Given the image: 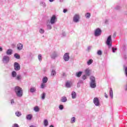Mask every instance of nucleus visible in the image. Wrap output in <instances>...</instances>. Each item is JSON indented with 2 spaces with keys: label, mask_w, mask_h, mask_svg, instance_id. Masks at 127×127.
I'll return each instance as SVG.
<instances>
[{
  "label": "nucleus",
  "mask_w": 127,
  "mask_h": 127,
  "mask_svg": "<svg viewBox=\"0 0 127 127\" xmlns=\"http://www.w3.org/2000/svg\"><path fill=\"white\" fill-rule=\"evenodd\" d=\"M45 97H46V93L43 92L41 95L42 100H45Z\"/></svg>",
  "instance_id": "nucleus-28"
},
{
  "label": "nucleus",
  "mask_w": 127,
  "mask_h": 127,
  "mask_svg": "<svg viewBox=\"0 0 127 127\" xmlns=\"http://www.w3.org/2000/svg\"><path fill=\"white\" fill-rule=\"evenodd\" d=\"M14 57L16 58V59H20V56L17 53L14 54Z\"/></svg>",
  "instance_id": "nucleus-25"
},
{
  "label": "nucleus",
  "mask_w": 127,
  "mask_h": 127,
  "mask_svg": "<svg viewBox=\"0 0 127 127\" xmlns=\"http://www.w3.org/2000/svg\"><path fill=\"white\" fill-rule=\"evenodd\" d=\"M91 72V70L89 68H87L85 70V73L86 76H90L91 75V73H90Z\"/></svg>",
  "instance_id": "nucleus-15"
},
{
  "label": "nucleus",
  "mask_w": 127,
  "mask_h": 127,
  "mask_svg": "<svg viewBox=\"0 0 127 127\" xmlns=\"http://www.w3.org/2000/svg\"><path fill=\"white\" fill-rule=\"evenodd\" d=\"M29 91L30 93H35L36 92V88L35 87H31Z\"/></svg>",
  "instance_id": "nucleus-14"
},
{
  "label": "nucleus",
  "mask_w": 127,
  "mask_h": 127,
  "mask_svg": "<svg viewBox=\"0 0 127 127\" xmlns=\"http://www.w3.org/2000/svg\"><path fill=\"white\" fill-rule=\"evenodd\" d=\"M109 95L111 99H113L114 98V93L113 92V88H112L110 89Z\"/></svg>",
  "instance_id": "nucleus-16"
},
{
  "label": "nucleus",
  "mask_w": 127,
  "mask_h": 127,
  "mask_svg": "<svg viewBox=\"0 0 127 127\" xmlns=\"http://www.w3.org/2000/svg\"><path fill=\"white\" fill-rule=\"evenodd\" d=\"M85 17L86 18L89 19L91 17V13L90 12H87L85 14Z\"/></svg>",
  "instance_id": "nucleus-24"
},
{
  "label": "nucleus",
  "mask_w": 127,
  "mask_h": 127,
  "mask_svg": "<svg viewBox=\"0 0 127 127\" xmlns=\"http://www.w3.org/2000/svg\"><path fill=\"white\" fill-rule=\"evenodd\" d=\"M60 110H63L64 109V106L62 105H60L59 106Z\"/></svg>",
  "instance_id": "nucleus-42"
},
{
  "label": "nucleus",
  "mask_w": 127,
  "mask_h": 127,
  "mask_svg": "<svg viewBox=\"0 0 127 127\" xmlns=\"http://www.w3.org/2000/svg\"><path fill=\"white\" fill-rule=\"evenodd\" d=\"M90 79V86L92 89H94L97 87V83H96V78L94 76H91Z\"/></svg>",
  "instance_id": "nucleus-2"
},
{
  "label": "nucleus",
  "mask_w": 127,
  "mask_h": 127,
  "mask_svg": "<svg viewBox=\"0 0 127 127\" xmlns=\"http://www.w3.org/2000/svg\"><path fill=\"white\" fill-rule=\"evenodd\" d=\"M62 103H66L67 102V97L63 96L61 99Z\"/></svg>",
  "instance_id": "nucleus-18"
},
{
  "label": "nucleus",
  "mask_w": 127,
  "mask_h": 127,
  "mask_svg": "<svg viewBox=\"0 0 127 127\" xmlns=\"http://www.w3.org/2000/svg\"><path fill=\"white\" fill-rule=\"evenodd\" d=\"M2 51V47L0 46V52H1Z\"/></svg>",
  "instance_id": "nucleus-51"
},
{
  "label": "nucleus",
  "mask_w": 127,
  "mask_h": 127,
  "mask_svg": "<svg viewBox=\"0 0 127 127\" xmlns=\"http://www.w3.org/2000/svg\"><path fill=\"white\" fill-rule=\"evenodd\" d=\"M50 2H53L54 1V0H49Z\"/></svg>",
  "instance_id": "nucleus-53"
},
{
  "label": "nucleus",
  "mask_w": 127,
  "mask_h": 127,
  "mask_svg": "<svg viewBox=\"0 0 127 127\" xmlns=\"http://www.w3.org/2000/svg\"><path fill=\"white\" fill-rule=\"evenodd\" d=\"M78 84H83V80H79V81L78 82Z\"/></svg>",
  "instance_id": "nucleus-44"
},
{
  "label": "nucleus",
  "mask_w": 127,
  "mask_h": 127,
  "mask_svg": "<svg viewBox=\"0 0 127 127\" xmlns=\"http://www.w3.org/2000/svg\"><path fill=\"white\" fill-rule=\"evenodd\" d=\"M7 55H11L12 54V50L11 49H8L6 52Z\"/></svg>",
  "instance_id": "nucleus-17"
},
{
  "label": "nucleus",
  "mask_w": 127,
  "mask_h": 127,
  "mask_svg": "<svg viewBox=\"0 0 127 127\" xmlns=\"http://www.w3.org/2000/svg\"><path fill=\"white\" fill-rule=\"evenodd\" d=\"M65 87L66 88H71V82H66L65 83Z\"/></svg>",
  "instance_id": "nucleus-26"
},
{
  "label": "nucleus",
  "mask_w": 127,
  "mask_h": 127,
  "mask_svg": "<svg viewBox=\"0 0 127 127\" xmlns=\"http://www.w3.org/2000/svg\"><path fill=\"white\" fill-rule=\"evenodd\" d=\"M82 78L83 80H86V79H87V76H86V75H83Z\"/></svg>",
  "instance_id": "nucleus-43"
},
{
  "label": "nucleus",
  "mask_w": 127,
  "mask_h": 127,
  "mask_svg": "<svg viewBox=\"0 0 127 127\" xmlns=\"http://www.w3.org/2000/svg\"><path fill=\"white\" fill-rule=\"evenodd\" d=\"M77 88H80V84H78V83H77Z\"/></svg>",
  "instance_id": "nucleus-52"
},
{
  "label": "nucleus",
  "mask_w": 127,
  "mask_h": 127,
  "mask_svg": "<svg viewBox=\"0 0 127 127\" xmlns=\"http://www.w3.org/2000/svg\"><path fill=\"white\" fill-rule=\"evenodd\" d=\"M51 57L52 59H56L57 57H58V54L57 53V52H53L51 55Z\"/></svg>",
  "instance_id": "nucleus-11"
},
{
  "label": "nucleus",
  "mask_w": 127,
  "mask_h": 127,
  "mask_svg": "<svg viewBox=\"0 0 127 127\" xmlns=\"http://www.w3.org/2000/svg\"><path fill=\"white\" fill-rule=\"evenodd\" d=\"M40 33H41V34H43V33H44L45 31L43 29H40L39 30Z\"/></svg>",
  "instance_id": "nucleus-38"
},
{
  "label": "nucleus",
  "mask_w": 127,
  "mask_h": 127,
  "mask_svg": "<svg viewBox=\"0 0 127 127\" xmlns=\"http://www.w3.org/2000/svg\"><path fill=\"white\" fill-rule=\"evenodd\" d=\"M57 21V17L55 15H53L50 19V23L51 24L53 25Z\"/></svg>",
  "instance_id": "nucleus-5"
},
{
  "label": "nucleus",
  "mask_w": 127,
  "mask_h": 127,
  "mask_svg": "<svg viewBox=\"0 0 127 127\" xmlns=\"http://www.w3.org/2000/svg\"><path fill=\"white\" fill-rule=\"evenodd\" d=\"M105 98H106L107 99H108V94H107V93H105Z\"/></svg>",
  "instance_id": "nucleus-48"
},
{
  "label": "nucleus",
  "mask_w": 127,
  "mask_h": 127,
  "mask_svg": "<svg viewBox=\"0 0 127 127\" xmlns=\"http://www.w3.org/2000/svg\"><path fill=\"white\" fill-rule=\"evenodd\" d=\"M48 81V78L46 76H44L42 79V82L44 84H46Z\"/></svg>",
  "instance_id": "nucleus-19"
},
{
  "label": "nucleus",
  "mask_w": 127,
  "mask_h": 127,
  "mask_svg": "<svg viewBox=\"0 0 127 127\" xmlns=\"http://www.w3.org/2000/svg\"><path fill=\"white\" fill-rule=\"evenodd\" d=\"M13 67L15 71H19L20 70V64L17 62H15L13 64Z\"/></svg>",
  "instance_id": "nucleus-7"
},
{
  "label": "nucleus",
  "mask_w": 127,
  "mask_h": 127,
  "mask_svg": "<svg viewBox=\"0 0 127 127\" xmlns=\"http://www.w3.org/2000/svg\"><path fill=\"white\" fill-rule=\"evenodd\" d=\"M82 74H83V72L82 71H78L76 73L75 76L76 77H78V78H80L81 76H82Z\"/></svg>",
  "instance_id": "nucleus-23"
},
{
  "label": "nucleus",
  "mask_w": 127,
  "mask_h": 127,
  "mask_svg": "<svg viewBox=\"0 0 127 127\" xmlns=\"http://www.w3.org/2000/svg\"><path fill=\"white\" fill-rule=\"evenodd\" d=\"M116 36H117V33H114L113 36V38H116Z\"/></svg>",
  "instance_id": "nucleus-46"
},
{
  "label": "nucleus",
  "mask_w": 127,
  "mask_h": 127,
  "mask_svg": "<svg viewBox=\"0 0 127 127\" xmlns=\"http://www.w3.org/2000/svg\"><path fill=\"white\" fill-rule=\"evenodd\" d=\"M34 111L35 112H39V107L38 106H36L34 108Z\"/></svg>",
  "instance_id": "nucleus-33"
},
{
  "label": "nucleus",
  "mask_w": 127,
  "mask_h": 127,
  "mask_svg": "<svg viewBox=\"0 0 127 127\" xmlns=\"http://www.w3.org/2000/svg\"><path fill=\"white\" fill-rule=\"evenodd\" d=\"M70 122L71 124H74V123L76 122V118L75 117H72L71 119Z\"/></svg>",
  "instance_id": "nucleus-31"
},
{
  "label": "nucleus",
  "mask_w": 127,
  "mask_h": 127,
  "mask_svg": "<svg viewBox=\"0 0 127 127\" xmlns=\"http://www.w3.org/2000/svg\"><path fill=\"white\" fill-rule=\"evenodd\" d=\"M38 60L40 62H41L42 61V55L41 54H39L38 56Z\"/></svg>",
  "instance_id": "nucleus-30"
},
{
  "label": "nucleus",
  "mask_w": 127,
  "mask_h": 127,
  "mask_svg": "<svg viewBox=\"0 0 127 127\" xmlns=\"http://www.w3.org/2000/svg\"><path fill=\"white\" fill-rule=\"evenodd\" d=\"M93 103L96 107H100L101 104L100 103V100L98 97H95L93 99Z\"/></svg>",
  "instance_id": "nucleus-6"
},
{
  "label": "nucleus",
  "mask_w": 127,
  "mask_h": 127,
  "mask_svg": "<svg viewBox=\"0 0 127 127\" xmlns=\"http://www.w3.org/2000/svg\"><path fill=\"white\" fill-rule=\"evenodd\" d=\"M51 75L52 76H55L56 75V71L54 70H52L51 72Z\"/></svg>",
  "instance_id": "nucleus-36"
},
{
  "label": "nucleus",
  "mask_w": 127,
  "mask_h": 127,
  "mask_svg": "<svg viewBox=\"0 0 127 127\" xmlns=\"http://www.w3.org/2000/svg\"><path fill=\"white\" fill-rule=\"evenodd\" d=\"M115 9L119 10V9H121V6L120 5H117L116 7H115Z\"/></svg>",
  "instance_id": "nucleus-41"
},
{
  "label": "nucleus",
  "mask_w": 127,
  "mask_h": 127,
  "mask_svg": "<svg viewBox=\"0 0 127 127\" xmlns=\"http://www.w3.org/2000/svg\"><path fill=\"white\" fill-rule=\"evenodd\" d=\"M11 76L12 78H16V76H17V73H16V71H12Z\"/></svg>",
  "instance_id": "nucleus-20"
},
{
  "label": "nucleus",
  "mask_w": 127,
  "mask_h": 127,
  "mask_svg": "<svg viewBox=\"0 0 127 127\" xmlns=\"http://www.w3.org/2000/svg\"><path fill=\"white\" fill-rule=\"evenodd\" d=\"M15 115L16 116H17V117H20V116H21V113L19 112H17L15 113Z\"/></svg>",
  "instance_id": "nucleus-39"
},
{
  "label": "nucleus",
  "mask_w": 127,
  "mask_h": 127,
  "mask_svg": "<svg viewBox=\"0 0 127 127\" xmlns=\"http://www.w3.org/2000/svg\"><path fill=\"white\" fill-rule=\"evenodd\" d=\"M113 43V41L112 40V36L109 35L106 41V44L108 46V48H111L112 47V44Z\"/></svg>",
  "instance_id": "nucleus-4"
},
{
  "label": "nucleus",
  "mask_w": 127,
  "mask_h": 127,
  "mask_svg": "<svg viewBox=\"0 0 127 127\" xmlns=\"http://www.w3.org/2000/svg\"><path fill=\"white\" fill-rule=\"evenodd\" d=\"M87 49H88V50H90V49H91V47H88L87 48Z\"/></svg>",
  "instance_id": "nucleus-54"
},
{
  "label": "nucleus",
  "mask_w": 127,
  "mask_h": 127,
  "mask_svg": "<svg viewBox=\"0 0 127 127\" xmlns=\"http://www.w3.org/2000/svg\"><path fill=\"white\" fill-rule=\"evenodd\" d=\"M47 29H48V30H50L52 29V26H51L50 22L47 23Z\"/></svg>",
  "instance_id": "nucleus-22"
},
{
  "label": "nucleus",
  "mask_w": 127,
  "mask_h": 127,
  "mask_svg": "<svg viewBox=\"0 0 127 127\" xmlns=\"http://www.w3.org/2000/svg\"><path fill=\"white\" fill-rule=\"evenodd\" d=\"M79 19L80 15L78 14H75L73 17V21L75 23L79 22Z\"/></svg>",
  "instance_id": "nucleus-9"
},
{
  "label": "nucleus",
  "mask_w": 127,
  "mask_h": 127,
  "mask_svg": "<svg viewBox=\"0 0 127 127\" xmlns=\"http://www.w3.org/2000/svg\"><path fill=\"white\" fill-rule=\"evenodd\" d=\"M62 36H66V33L65 32H63L62 33Z\"/></svg>",
  "instance_id": "nucleus-45"
},
{
  "label": "nucleus",
  "mask_w": 127,
  "mask_h": 127,
  "mask_svg": "<svg viewBox=\"0 0 127 127\" xmlns=\"http://www.w3.org/2000/svg\"><path fill=\"white\" fill-rule=\"evenodd\" d=\"M112 52L113 53H115L116 51H117V50H118V49H117V48H115V47H112Z\"/></svg>",
  "instance_id": "nucleus-35"
},
{
  "label": "nucleus",
  "mask_w": 127,
  "mask_h": 127,
  "mask_svg": "<svg viewBox=\"0 0 127 127\" xmlns=\"http://www.w3.org/2000/svg\"><path fill=\"white\" fill-rule=\"evenodd\" d=\"M93 63V60L90 59L88 61H87V65H91Z\"/></svg>",
  "instance_id": "nucleus-34"
},
{
  "label": "nucleus",
  "mask_w": 127,
  "mask_h": 127,
  "mask_svg": "<svg viewBox=\"0 0 127 127\" xmlns=\"http://www.w3.org/2000/svg\"><path fill=\"white\" fill-rule=\"evenodd\" d=\"M26 119L28 121H30L31 120V119H32V115H31V114H29V115H27Z\"/></svg>",
  "instance_id": "nucleus-27"
},
{
  "label": "nucleus",
  "mask_w": 127,
  "mask_h": 127,
  "mask_svg": "<svg viewBox=\"0 0 127 127\" xmlns=\"http://www.w3.org/2000/svg\"><path fill=\"white\" fill-rule=\"evenodd\" d=\"M30 127H33V126H31Z\"/></svg>",
  "instance_id": "nucleus-56"
},
{
  "label": "nucleus",
  "mask_w": 127,
  "mask_h": 127,
  "mask_svg": "<svg viewBox=\"0 0 127 127\" xmlns=\"http://www.w3.org/2000/svg\"><path fill=\"white\" fill-rule=\"evenodd\" d=\"M102 34V30L100 28H97L94 32V35L96 37L100 36Z\"/></svg>",
  "instance_id": "nucleus-8"
},
{
  "label": "nucleus",
  "mask_w": 127,
  "mask_h": 127,
  "mask_svg": "<svg viewBox=\"0 0 127 127\" xmlns=\"http://www.w3.org/2000/svg\"><path fill=\"white\" fill-rule=\"evenodd\" d=\"M64 13H65V12H67V9H64V10H63Z\"/></svg>",
  "instance_id": "nucleus-49"
},
{
  "label": "nucleus",
  "mask_w": 127,
  "mask_h": 127,
  "mask_svg": "<svg viewBox=\"0 0 127 127\" xmlns=\"http://www.w3.org/2000/svg\"><path fill=\"white\" fill-rule=\"evenodd\" d=\"M63 59L65 61V62H67L68 60H70V57L69 56V53H65L63 57Z\"/></svg>",
  "instance_id": "nucleus-10"
},
{
  "label": "nucleus",
  "mask_w": 127,
  "mask_h": 127,
  "mask_svg": "<svg viewBox=\"0 0 127 127\" xmlns=\"http://www.w3.org/2000/svg\"><path fill=\"white\" fill-rule=\"evenodd\" d=\"M15 94L18 98H21L23 96V90L22 88L18 86H15L14 88Z\"/></svg>",
  "instance_id": "nucleus-1"
},
{
  "label": "nucleus",
  "mask_w": 127,
  "mask_h": 127,
  "mask_svg": "<svg viewBox=\"0 0 127 127\" xmlns=\"http://www.w3.org/2000/svg\"><path fill=\"white\" fill-rule=\"evenodd\" d=\"M17 50H19V51H20V50H22L23 48V44L21 43H18L17 45Z\"/></svg>",
  "instance_id": "nucleus-13"
},
{
  "label": "nucleus",
  "mask_w": 127,
  "mask_h": 127,
  "mask_svg": "<svg viewBox=\"0 0 127 127\" xmlns=\"http://www.w3.org/2000/svg\"><path fill=\"white\" fill-rule=\"evenodd\" d=\"M41 5H42V6H43L44 7H46V3H45V2L44 1H42L41 2Z\"/></svg>",
  "instance_id": "nucleus-37"
},
{
  "label": "nucleus",
  "mask_w": 127,
  "mask_h": 127,
  "mask_svg": "<svg viewBox=\"0 0 127 127\" xmlns=\"http://www.w3.org/2000/svg\"><path fill=\"white\" fill-rule=\"evenodd\" d=\"M14 104V100L12 99L11 100V105H13Z\"/></svg>",
  "instance_id": "nucleus-47"
},
{
  "label": "nucleus",
  "mask_w": 127,
  "mask_h": 127,
  "mask_svg": "<svg viewBox=\"0 0 127 127\" xmlns=\"http://www.w3.org/2000/svg\"><path fill=\"white\" fill-rule=\"evenodd\" d=\"M41 89H44L45 88V85L44 84V83H42L41 85Z\"/></svg>",
  "instance_id": "nucleus-40"
},
{
  "label": "nucleus",
  "mask_w": 127,
  "mask_h": 127,
  "mask_svg": "<svg viewBox=\"0 0 127 127\" xmlns=\"http://www.w3.org/2000/svg\"><path fill=\"white\" fill-rule=\"evenodd\" d=\"M71 96L72 99H76L77 98V94L75 91H72L71 93Z\"/></svg>",
  "instance_id": "nucleus-21"
},
{
  "label": "nucleus",
  "mask_w": 127,
  "mask_h": 127,
  "mask_svg": "<svg viewBox=\"0 0 127 127\" xmlns=\"http://www.w3.org/2000/svg\"><path fill=\"white\" fill-rule=\"evenodd\" d=\"M62 76H63V77H65V76H66V73H63V74H62Z\"/></svg>",
  "instance_id": "nucleus-50"
},
{
  "label": "nucleus",
  "mask_w": 127,
  "mask_h": 127,
  "mask_svg": "<svg viewBox=\"0 0 127 127\" xmlns=\"http://www.w3.org/2000/svg\"><path fill=\"white\" fill-rule=\"evenodd\" d=\"M10 61V58L7 56L5 55L2 58V62L3 64H8Z\"/></svg>",
  "instance_id": "nucleus-3"
},
{
  "label": "nucleus",
  "mask_w": 127,
  "mask_h": 127,
  "mask_svg": "<svg viewBox=\"0 0 127 127\" xmlns=\"http://www.w3.org/2000/svg\"><path fill=\"white\" fill-rule=\"evenodd\" d=\"M15 79L16 81L20 82L21 81V80H22V75L21 74H17Z\"/></svg>",
  "instance_id": "nucleus-12"
},
{
  "label": "nucleus",
  "mask_w": 127,
  "mask_h": 127,
  "mask_svg": "<svg viewBox=\"0 0 127 127\" xmlns=\"http://www.w3.org/2000/svg\"><path fill=\"white\" fill-rule=\"evenodd\" d=\"M64 0H60V2H63Z\"/></svg>",
  "instance_id": "nucleus-55"
},
{
  "label": "nucleus",
  "mask_w": 127,
  "mask_h": 127,
  "mask_svg": "<svg viewBox=\"0 0 127 127\" xmlns=\"http://www.w3.org/2000/svg\"><path fill=\"white\" fill-rule=\"evenodd\" d=\"M44 125L45 127H48V121L46 119H45L44 121Z\"/></svg>",
  "instance_id": "nucleus-29"
},
{
  "label": "nucleus",
  "mask_w": 127,
  "mask_h": 127,
  "mask_svg": "<svg viewBox=\"0 0 127 127\" xmlns=\"http://www.w3.org/2000/svg\"><path fill=\"white\" fill-rule=\"evenodd\" d=\"M97 54L99 56H101L102 54H103V53L101 50H98L97 52Z\"/></svg>",
  "instance_id": "nucleus-32"
}]
</instances>
